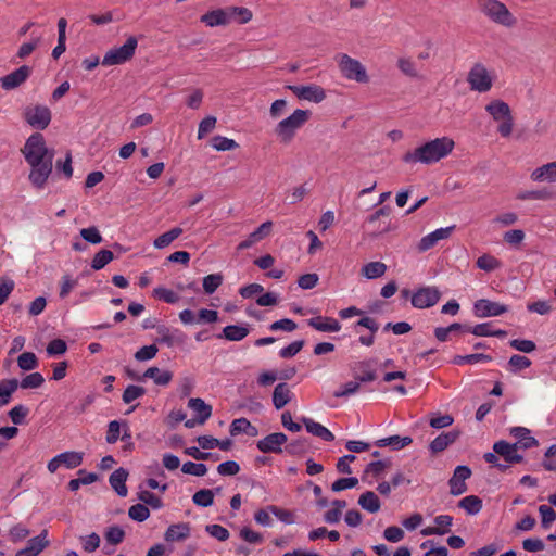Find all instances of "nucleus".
<instances>
[{"label":"nucleus","instance_id":"f257e3e1","mask_svg":"<svg viewBox=\"0 0 556 556\" xmlns=\"http://www.w3.org/2000/svg\"><path fill=\"white\" fill-rule=\"evenodd\" d=\"M30 166L29 180L38 189L45 187L53 167V152L50 151L41 134L30 135L21 150Z\"/></svg>","mask_w":556,"mask_h":556},{"label":"nucleus","instance_id":"f03ea898","mask_svg":"<svg viewBox=\"0 0 556 556\" xmlns=\"http://www.w3.org/2000/svg\"><path fill=\"white\" fill-rule=\"evenodd\" d=\"M455 148V141L450 137H440L406 152L402 160L406 164L430 165L448 156Z\"/></svg>","mask_w":556,"mask_h":556},{"label":"nucleus","instance_id":"7ed1b4c3","mask_svg":"<svg viewBox=\"0 0 556 556\" xmlns=\"http://www.w3.org/2000/svg\"><path fill=\"white\" fill-rule=\"evenodd\" d=\"M479 11L491 23L511 29L518 24L517 16L500 0H477Z\"/></svg>","mask_w":556,"mask_h":556},{"label":"nucleus","instance_id":"20e7f679","mask_svg":"<svg viewBox=\"0 0 556 556\" xmlns=\"http://www.w3.org/2000/svg\"><path fill=\"white\" fill-rule=\"evenodd\" d=\"M309 118V111L296 109L289 116L277 123L274 128V135L280 143L289 144Z\"/></svg>","mask_w":556,"mask_h":556},{"label":"nucleus","instance_id":"39448f33","mask_svg":"<svg viewBox=\"0 0 556 556\" xmlns=\"http://www.w3.org/2000/svg\"><path fill=\"white\" fill-rule=\"evenodd\" d=\"M486 113L497 124V131L504 138L511 135L514 117L509 105L501 99H493L485 105Z\"/></svg>","mask_w":556,"mask_h":556},{"label":"nucleus","instance_id":"423d86ee","mask_svg":"<svg viewBox=\"0 0 556 556\" xmlns=\"http://www.w3.org/2000/svg\"><path fill=\"white\" fill-rule=\"evenodd\" d=\"M496 79L495 72L481 62L475 63L467 74V83L471 91L479 93L489 92Z\"/></svg>","mask_w":556,"mask_h":556},{"label":"nucleus","instance_id":"0eeeda50","mask_svg":"<svg viewBox=\"0 0 556 556\" xmlns=\"http://www.w3.org/2000/svg\"><path fill=\"white\" fill-rule=\"evenodd\" d=\"M334 60L338 64L341 75L345 79L353 80L358 84L369 83V75L366 67L357 59H354L346 53H339L334 56Z\"/></svg>","mask_w":556,"mask_h":556},{"label":"nucleus","instance_id":"6e6552de","mask_svg":"<svg viewBox=\"0 0 556 556\" xmlns=\"http://www.w3.org/2000/svg\"><path fill=\"white\" fill-rule=\"evenodd\" d=\"M137 46V38L134 36L128 37L123 46L112 48L104 54L102 59V65L113 66L126 63L135 55Z\"/></svg>","mask_w":556,"mask_h":556},{"label":"nucleus","instance_id":"1a4fd4ad","mask_svg":"<svg viewBox=\"0 0 556 556\" xmlns=\"http://www.w3.org/2000/svg\"><path fill=\"white\" fill-rule=\"evenodd\" d=\"M23 116L29 126L38 130L46 129L52 118L50 109L41 104L26 106Z\"/></svg>","mask_w":556,"mask_h":556},{"label":"nucleus","instance_id":"9d476101","mask_svg":"<svg viewBox=\"0 0 556 556\" xmlns=\"http://www.w3.org/2000/svg\"><path fill=\"white\" fill-rule=\"evenodd\" d=\"M287 88L300 100L320 103L326 99V91L316 84L289 85Z\"/></svg>","mask_w":556,"mask_h":556},{"label":"nucleus","instance_id":"9b49d317","mask_svg":"<svg viewBox=\"0 0 556 556\" xmlns=\"http://www.w3.org/2000/svg\"><path fill=\"white\" fill-rule=\"evenodd\" d=\"M508 311L504 304L481 299L475 302L473 313L479 318L500 316Z\"/></svg>","mask_w":556,"mask_h":556},{"label":"nucleus","instance_id":"f8f14e48","mask_svg":"<svg viewBox=\"0 0 556 556\" xmlns=\"http://www.w3.org/2000/svg\"><path fill=\"white\" fill-rule=\"evenodd\" d=\"M440 300V292L434 287H426L417 290L412 295V305L416 308L431 307Z\"/></svg>","mask_w":556,"mask_h":556},{"label":"nucleus","instance_id":"ddd939ff","mask_svg":"<svg viewBox=\"0 0 556 556\" xmlns=\"http://www.w3.org/2000/svg\"><path fill=\"white\" fill-rule=\"evenodd\" d=\"M530 180L532 182H536V184H541V182L555 184L556 182V161L548 162V163L542 164V165L533 168L530 173Z\"/></svg>","mask_w":556,"mask_h":556},{"label":"nucleus","instance_id":"4468645a","mask_svg":"<svg viewBox=\"0 0 556 556\" xmlns=\"http://www.w3.org/2000/svg\"><path fill=\"white\" fill-rule=\"evenodd\" d=\"M471 470L467 466H457L453 477L450 479V492L453 495H460L467 490L466 480L470 477Z\"/></svg>","mask_w":556,"mask_h":556},{"label":"nucleus","instance_id":"2eb2a0df","mask_svg":"<svg viewBox=\"0 0 556 556\" xmlns=\"http://www.w3.org/2000/svg\"><path fill=\"white\" fill-rule=\"evenodd\" d=\"M273 230V222L267 220L263 224H261L253 232H251L247 239L242 240L237 249L242 251L250 249L257 242L262 241L263 239L267 238Z\"/></svg>","mask_w":556,"mask_h":556},{"label":"nucleus","instance_id":"dca6fc26","mask_svg":"<svg viewBox=\"0 0 556 556\" xmlns=\"http://www.w3.org/2000/svg\"><path fill=\"white\" fill-rule=\"evenodd\" d=\"M287 442V435L282 432H275L266 435L257 442V448L263 453H279L281 446Z\"/></svg>","mask_w":556,"mask_h":556},{"label":"nucleus","instance_id":"f3484780","mask_svg":"<svg viewBox=\"0 0 556 556\" xmlns=\"http://www.w3.org/2000/svg\"><path fill=\"white\" fill-rule=\"evenodd\" d=\"M30 75V68L26 65L21 66L14 72L0 78L1 87L4 90H12L21 86Z\"/></svg>","mask_w":556,"mask_h":556},{"label":"nucleus","instance_id":"a211bd4d","mask_svg":"<svg viewBox=\"0 0 556 556\" xmlns=\"http://www.w3.org/2000/svg\"><path fill=\"white\" fill-rule=\"evenodd\" d=\"M453 229V226L439 228L422 237L418 243L419 252H426L433 248L439 241L447 239L451 236Z\"/></svg>","mask_w":556,"mask_h":556},{"label":"nucleus","instance_id":"6ab92c4d","mask_svg":"<svg viewBox=\"0 0 556 556\" xmlns=\"http://www.w3.org/2000/svg\"><path fill=\"white\" fill-rule=\"evenodd\" d=\"M517 444H511L506 441L495 442L493 451L498 456L503 457L509 464L521 463L523 457L517 453Z\"/></svg>","mask_w":556,"mask_h":556},{"label":"nucleus","instance_id":"aec40b11","mask_svg":"<svg viewBox=\"0 0 556 556\" xmlns=\"http://www.w3.org/2000/svg\"><path fill=\"white\" fill-rule=\"evenodd\" d=\"M509 434L517 440L515 443L517 444V447L527 450L539 445L538 440L531 435L528 428L511 427L509 429Z\"/></svg>","mask_w":556,"mask_h":556},{"label":"nucleus","instance_id":"412c9836","mask_svg":"<svg viewBox=\"0 0 556 556\" xmlns=\"http://www.w3.org/2000/svg\"><path fill=\"white\" fill-rule=\"evenodd\" d=\"M191 534V528L188 522H178L170 525L164 533L166 542H181Z\"/></svg>","mask_w":556,"mask_h":556},{"label":"nucleus","instance_id":"4be33fe9","mask_svg":"<svg viewBox=\"0 0 556 556\" xmlns=\"http://www.w3.org/2000/svg\"><path fill=\"white\" fill-rule=\"evenodd\" d=\"M208 27L228 26V13L226 8L215 9L206 12L200 18Z\"/></svg>","mask_w":556,"mask_h":556},{"label":"nucleus","instance_id":"5701e85b","mask_svg":"<svg viewBox=\"0 0 556 556\" xmlns=\"http://www.w3.org/2000/svg\"><path fill=\"white\" fill-rule=\"evenodd\" d=\"M307 324L321 332H338L341 330L340 323L332 317L318 316L307 320Z\"/></svg>","mask_w":556,"mask_h":556},{"label":"nucleus","instance_id":"b1692460","mask_svg":"<svg viewBox=\"0 0 556 556\" xmlns=\"http://www.w3.org/2000/svg\"><path fill=\"white\" fill-rule=\"evenodd\" d=\"M308 433L320 438L324 441L330 442L334 440L333 433L319 422L314 421L311 418L304 417L302 419Z\"/></svg>","mask_w":556,"mask_h":556},{"label":"nucleus","instance_id":"393cba45","mask_svg":"<svg viewBox=\"0 0 556 556\" xmlns=\"http://www.w3.org/2000/svg\"><path fill=\"white\" fill-rule=\"evenodd\" d=\"M127 477H128L127 470H125L124 468H118L112 472V475L110 476V479H109L111 486L122 497H125L128 493L127 486L125 484Z\"/></svg>","mask_w":556,"mask_h":556},{"label":"nucleus","instance_id":"a878e982","mask_svg":"<svg viewBox=\"0 0 556 556\" xmlns=\"http://www.w3.org/2000/svg\"><path fill=\"white\" fill-rule=\"evenodd\" d=\"M228 13L229 24L237 22L238 24H248L253 18V13L250 9L244 7L230 5L226 7Z\"/></svg>","mask_w":556,"mask_h":556},{"label":"nucleus","instance_id":"bb28decb","mask_svg":"<svg viewBox=\"0 0 556 556\" xmlns=\"http://www.w3.org/2000/svg\"><path fill=\"white\" fill-rule=\"evenodd\" d=\"M292 397V392L287 383H278L273 392V404L276 409H281Z\"/></svg>","mask_w":556,"mask_h":556},{"label":"nucleus","instance_id":"cd10ccee","mask_svg":"<svg viewBox=\"0 0 556 556\" xmlns=\"http://www.w3.org/2000/svg\"><path fill=\"white\" fill-rule=\"evenodd\" d=\"M519 201H548L552 199V192L547 188L520 190L516 194Z\"/></svg>","mask_w":556,"mask_h":556},{"label":"nucleus","instance_id":"c85d7f7f","mask_svg":"<svg viewBox=\"0 0 556 556\" xmlns=\"http://www.w3.org/2000/svg\"><path fill=\"white\" fill-rule=\"evenodd\" d=\"M188 406L199 416L200 425H203L212 415V407L200 397L190 399Z\"/></svg>","mask_w":556,"mask_h":556},{"label":"nucleus","instance_id":"c756f323","mask_svg":"<svg viewBox=\"0 0 556 556\" xmlns=\"http://www.w3.org/2000/svg\"><path fill=\"white\" fill-rule=\"evenodd\" d=\"M459 432L458 431H450V432H443L439 434L431 443H430V450L433 453H439L444 451L448 445L454 443L456 439L458 438Z\"/></svg>","mask_w":556,"mask_h":556},{"label":"nucleus","instance_id":"7c9ffc66","mask_svg":"<svg viewBox=\"0 0 556 556\" xmlns=\"http://www.w3.org/2000/svg\"><path fill=\"white\" fill-rule=\"evenodd\" d=\"M143 378L152 379L157 386H167L173 379V372L169 370H162L159 367H150L144 374Z\"/></svg>","mask_w":556,"mask_h":556},{"label":"nucleus","instance_id":"2f4dec72","mask_svg":"<svg viewBox=\"0 0 556 556\" xmlns=\"http://www.w3.org/2000/svg\"><path fill=\"white\" fill-rule=\"evenodd\" d=\"M387 268V265L382 262H369L361 268V274L367 279H376L382 277Z\"/></svg>","mask_w":556,"mask_h":556},{"label":"nucleus","instance_id":"473e14b6","mask_svg":"<svg viewBox=\"0 0 556 556\" xmlns=\"http://www.w3.org/2000/svg\"><path fill=\"white\" fill-rule=\"evenodd\" d=\"M413 442L410 437L391 435L380 439L376 442L377 446L384 447L391 446L393 450H401Z\"/></svg>","mask_w":556,"mask_h":556},{"label":"nucleus","instance_id":"72a5a7b5","mask_svg":"<svg viewBox=\"0 0 556 556\" xmlns=\"http://www.w3.org/2000/svg\"><path fill=\"white\" fill-rule=\"evenodd\" d=\"M397 68L402 74L410 78H419L420 73L415 61L408 56H401L396 61Z\"/></svg>","mask_w":556,"mask_h":556},{"label":"nucleus","instance_id":"f704fd0d","mask_svg":"<svg viewBox=\"0 0 556 556\" xmlns=\"http://www.w3.org/2000/svg\"><path fill=\"white\" fill-rule=\"evenodd\" d=\"M358 504L363 509L371 514L377 513L381 507L378 496L371 491L363 493L358 498Z\"/></svg>","mask_w":556,"mask_h":556},{"label":"nucleus","instance_id":"c9c22d12","mask_svg":"<svg viewBox=\"0 0 556 556\" xmlns=\"http://www.w3.org/2000/svg\"><path fill=\"white\" fill-rule=\"evenodd\" d=\"M18 388V381L16 379H9L0 381V407L7 405L12 394Z\"/></svg>","mask_w":556,"mask_h":556},{"label":"nucleus","instance_id":"e433bc0d","mask_svg":"<svg viewBox=\"0 0 556 556\" xmlns=\"http://www.w3.org/2000/svg\"><path fill=\"white\" fill-rule=\"evenodd\" d=\"M84 454L81 452L68 451L59 454L61 466L68 469H74L81 465Z\"/></svg>","mask_w":556,"mask_h":556},{"label":"nucleus","instance_id":"4c0bfd02","mask_svg":"<svg viewBox=\"0 0 556 556\" xmlns=\"http://www.w3.org/2000/svg\"><path fill=\"white\" fill-rule=\"evenodd\" d=\"M47 536L48 532L43 530L39 535L28 541L26 548L35 556L39 555L49 544Z\"/></svg>","mask_w":556,"mask_h":556},{"label":"nucleus","instance_id":"58836bf2","mask_svg":"<svg viewBox=\"0 0 556 556\" xmlns=\"http://www.w3.org/2000/svg\"><path fill=\"white\" fill-rule=\"evenodd\" d=\"M182 233V229L180 227H174L169 231L159 236L153 245L155 249H164L168 247L175 239H177Z\"/></svg>","mask_w":556,"mask_h":556},{"label":"nucleus","instance_id":"ea45409f","mask_svg":"<svg viewBox=\"0 0 556 556\" xmlns=\"http://www.w3.org/2000/svg\"><path fill=\"white\" fill-rule=\"evenodd\" d=\"M477 267L484 271H494L498 268H501L502 263L498 258L491 254H483L477 260Z\"/></svg>","mask_w":556,"mask_h":556},{"label":"nucleus","instance_id":"a19ab883","mask_svg":"<svg viewBox=\"0 0 556 556\" xmlns=\"http://www.w3.org/2000/svg\"><path fill=\"white\" fill-rule=\"evenodd\" d=\"M249 334V329L243 326L230 325L223 329V336L229 341H241Z\"/></svg>","mask_w":556,"mask_h":556},{"label":"nucleus","instance_id":"79ce46f5","mask_svg":"<svg viewBox=\"0 0 556 556\" xmlns=\"http://www.w3.org/2000/svg\"><path fill=\"white\" fill-rule=\"evenodd\" d=\"M459 507L465 509L469 515L478 514L482 508V501L476 495H468L459 501Z\"/></svg>","mask_w":556,"mask_h":556},{"label":"nucleus","instance_id":"37998d69","mask_svg":"<svg viewBox=\"0 0 556 556\" xmlns=\"http://www.w3.org/2000/svg\"><path fill=\"white\" fill-rule=\"evenodd\" d=\"M161 338L159 339L160 342L165 343L168 346H173L175 344L184 342V336L182 333L175 329H162L160 330Z\"/></svg>","mask_w":556,"mask_h":556},{"label":"nucleus","instance_id":"c03bdc74","mask_svg":"<svg viewBox=\"0 0 556 556\" xmlns=\"http://www.w3.org/2000/svg\"><path fill=\"white\" fill-rule=\"evenodd\" d=\"M491 357L486 354H469V355H456L453 358V364L465 365V364H478L490 362Z\"/></svg>","mask_w":556,"mask_h":556},{"label":"nucleus","instance_id":"a18cd8bd","mask_svg":"<svg viewBox=\"0 0 556 556\" xmlns=\"http://www.w3.org/2000/svg\"><path fill=\"white\" fill-rule=\"evenodd\" d=\"M192 501L195 505L201 507H208L214 502V492L208 489H203L194 493Z\"/></svg>","mask_w":556,"mask_h":556},{"label":"nucleus","instance_id":"49530a36","mask_svg":"<svg viewBox=\"0 0 556 556\" xmlns=\"http://www.w3.org/2000/svg\"><path fill=\"white\" fill-rule=\"evenodd\" d=\"M212 147L216 151H230L237 149L238 143L233 139L223 136H215L212 139Z\"/></svg>","mask_w":556,"mask_h":556},{"label":"nucleus","instance_id":"de8ad7c7","mask_svg":"<svg viewBox=\"0 0 556 556\" xmlns=\"http://www.w3.org/2000/svg\"><path fill=\"white\" fill-rule=\"evenodd\" d=\"M114 258V255L109 250H101L92 258L91 267L94 270H100L103 268L106 264H109Z\"/></svg>","mask_w":556,"mask_h":556},{"label":"nucleus","instance_id":"09e8293b","mask_svg":"<svg viewBox=\"0 0 556 556\" xmlns=\"http://www.w3.org/2000/svg\"><path fill=\"white\" fill-rule=\"evenodd\" d=\"M146 394L144 388L136 384L128 386L123 393V402L130 404Z\"/></svg>","mask_w":556,"mask_h":556},{"label":"nucleus","instance_id":"8fccbe9b","mask_svg":"<svg viewBox=\"0 0 556 556\" xmlns=\"http://www.w3.org/2000/svg\"><path fill=\"white\" fill-rule=\"evenodd\" d=\"M181 471L187 475L203 477L207 472V467L202 463L187 462L182 465Z\"/></svg>","mask_w":556,"mask_h":556},{"label":"nucleus","instance_id":"3c124183","mask_svg":"<svg viewBox=\"0 0 556 556\" xmlns=\"http://www.w3.org/2000/svg\"><path fill=\"white\" fill-rule=\"evenodd\" d=\"M434 528L438 530V535L446 534L451 531L453 525V517L450 515H439L434 518Z\"/></svg>","mask_w":556,"mask_h":556},{"label":"nucleus","instance_id":"603ef678","mask_svg":"<svg viewBox=\"0 0 556 556\" xmlns=\"http://www.w3.org/2000/svg\"><path fill=\"white\" fill-rule=\"evenodd\" d=\"M17 365L23 370H31L38 366L37 357L31 352H24L17 358Z\"/></svg>","mask_w":556,"mask_h":556},{"label":"nucleus","instance_id":"864d4df0","mask_svg":"<svg viewBox=\"0 0 556 556\" xmlns=\"http://www.w3.org/2000/svg\"><path fill=\"white\" fill-rule=\"evenodd\" d=\"M223 276L220 274H211L203 278V289L207 294H212L222 285Z\"/></svg>","mask_w":556,"mask_h":556},{"label":"nucleus","instance_id":"5fc2aeb1","mask_svg":"<svg viewBox=\"0 0 556 556\" xmlns=\"http://www.w3.org/2000/svg\"><path fill=\"white\" fill-rule=\"evenodd\" d=\"M361 388V383L357 379L353 381H349L342 384L338 390L334 391L333 395L336 397H346L355 394Z\"/></svg>","mask_w":556,"mask_h":556},{"label":"nucleus","instance_id":"6e6d98bb","mask_svg":"<svg viewBox=\"0 0 556 556\" xmlns=\"http://www.w3.org/2000/svg\"><path fill=\"white\" fill-rule=\"evenodd\" d=\"M153 293H154L155 298H157L168 304H175L180 299L176 292H174L173 290L163 288V287L155 288Z\"/></svg>","mask_w":556,"mask_h":556},{"label":"nucleus","instance_id":"4d7b16f0","mask_svg":"<svg viewBox=\"0 0 556 556\" xmlns=\"http://www.w3.org/2000/svg\"><path fill=\"white\" fill-rule=\"evenodd\" d=\"M80 237L89 243L99 244L103 241V238L99 229L94 226L80 229Z\"/></svg>","mask_w":556,"mask_h":556},{"label":"nucleus","instance_id":"13d9d810","mask_svg":"<svg viewBox=\"0 0 556 556\" xmlns=\"http://www.w3.org/2000/svg\"><path fill=\"white\" fill-rule=\"evenodd\" d=\"M518 222V215L515 212H503L493 218V224L500 227H508Z\"/></svg>","mask_w":556,"mask_h":556},{"label":"nucleus","instance_id":"bf43d9fd","mask_svg":"<svg viewBox=\"0 0 556 556\" xmlns=\"http://www.w3.org/2000/svg\"><path fill=\"white\" fill-rule=\"evenodd\" d=\"M45 379L40 372H33L27 375L20 383L23 389H36L41 387Z\"/></svg>","mask_w":556,"mask_h":556},{"label":"nucleus","instance_id":"052dcab7","mask_svg":"<svg viewBox=\"0 0 556 556\" xmlns=\"http://www.w3.org/2000/svg\"><path fill=\"white\" fill-rule=\"evenodd\" d=\"M157 352H159V349H157L156 345H154V344L144 345V346L140 348L135 353V358L138 362L150 361V359H152V358H154L156 356Z\"/></svg>","mask_w":556,"mask_h":556},{"label":"nucleus","instance_id":"680f3d73","mask_svg":"<svg viewBox=\"0 0 556 556\" xmlns=\"http://www.w3.org/2000/svg\"><path fill=\"white\" fill-rule=\"evenodd\" d=\"M29 530L25 526L18 523L10 529L9 539L13 543H18L25 540L29 535Z\"/></svg>","mask_w":556,"mask_h":556},{"label":"nucleus","instance_id":"e2e57ef3","mask_svg":"<svg viewBox=\"0 0 556 556\" xmlns=\"http://www.w3.org/2000/svg\"><path fill=\"white\" fill-rule=\"evenodd\" d=\"M128 515L132 520L141 522L149 518L150 511L143 504H136L129 508Z\"/></svg>","mask_w":556,"mask_h":556},{"label":"nucleus","instance_id":"0e129e2a","mask_svg":"<svg viewBox=\"0 0 556 556\" xmlns=\"http://www.w3.org/2000/svg\"><path fill=\"white\" fill-rule=\"evenodd\" d=\"M525 238H526L525 231L521 229L508 230L503 235L504 241L507 244L514 245V247L521 244L522 241L525 240Z\"/></svg>","mask_w":556,"mask_h":556},{"label":"nucleus","instance_id":"69168bd1","mask_svg":"<svg viewBox=\"0 0 556 556\" xmlns=\"http://www.w3.org/2000/svg\"><path fill=\"white\" fill-rule=\"evenodd\" d=\"M216 117L214 116H207L205 118H203L200 124H199V128H198V138L199 139H202L204 138L207 134H210L211 131H213V129L215 128L216 126Z\"/></svg>","mask_w":556,"mask_h":556},{"label":"nucleus","instance_id":"338daca9","mask_svg":"<svg viewBox=\"0 0 556 556\" xmlns=\"http://www.w3.org/2000/svg\"><path fill=\"white\" fill-rule=\"evenodd\" d=\"M105 540L111 544H119L125 536L124 530L118 526L110 527L105 532Z\"/></svg>","mask_w":556,"mask_h":556},{"label":"nucleus","instance_id":"774afa93","mask_svg":"<svg viewBox=\"0 0 556 556\" xmlns=\"http://www.w3.org/2000/svg\"><path fill=\"white\" fill-rule=\"evenodd\" d=\"M28 415V408L24 405H16L9 412V416L13 424L21 425Z\"/></svg>","mask_w":556,"mask_h":556}]
</instances>
